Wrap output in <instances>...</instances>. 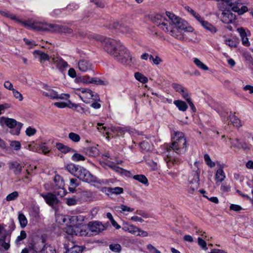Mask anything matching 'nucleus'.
Instances as JSON below:
<instances>
[{
  "mask_svg": "<svg viewBox=\"0 0 253 253\" xmlns=\"http://www.w3.org/2000/svg\"><path fill=\"white\" fill-rule=\"evenodd\" d=\"M195 168L188 178V183L192 189H197L199 185L200 172L198 167V163L194 164Z\"/></svg>",
  "mask_w": 253,
  "mask_h": 253,
  "instance_id": "8",
  "label": "nucleus"
},
{
  "mask_svg": "<svg viewBox=\"0 0 253 253\" xmlns=\"http://www.w3.org/2000/svg\"><path fill=\"white\" fill-rule=\"evenodd\" d=\"M57 149L63 153H67L71 150V148L64 145L61 143H57L56 144Z\"/></svg>",
  "mask_w": 253,
  "mask_h": 253,
  "instance_id": "35",
  "label": "nucleus"
},
{
  "mask_svg": "<svg viewBox=\"0 0 253 253\" xmlns=\"http://www.w3.org/2000/svg\"><path fill=\"white\" fill-rule=\"evenodd\" d=\"M68 218L70 220L71 223H73L83 221L84 219V217L81 215H74L71 217L68 216Z\"/></svg>",
  "mask_w": 253,
  "mask_h": 253,
  "instance_id": "38",
  "label": "nucleus"
},
{
  "mask_svg": "<svg viewBox=\"0 0 253 253\" xmlns=\"http://www.w3.org/2000/svg\"><path fill=\"white\" fill-rule=\"evenodd\" d=\"M108 191L110 193L118 195L122 193L124 190L123 188L120 187H110L108 188Z\"/></svg>",
  "mask_w": 253,
  "mask_h": 253,
  "instance_id": "39",
  "label": "nucleus"
},
{
  "mask_svg": "<svg viewBox=\"0 0 253 253\" xmlns=\"http://www.w3.org/2000/svg\"><path fill=\"white\" fill-rule=\"evenodd\" d=\"M68 137L72 141L77 143L79 142L81 140L80 136L75 132H70L68 134Z\"/></svg>",
  "mask_w": 253,
  "mask_h": 253,
  "instance_id": "37",
  "label": "nucleus"
},
{
  "mask_svg": "<svg viewBox=\"0 0 253 253\" xmlns=\"http://www.w3.org/2000/svg\"><path fill=\"white\" fill-rule=\"evenodd\" d=\"M72 159L74 162H78L79 161H84L85 158L83 155L78 153H75L72 156Z\"/></svg>",
  "mask_w": 253,
  "mask_h": 253,
  "instance_id": "49",
  "label": "nucleus"
},
{
  "mask_svg": "<svg viewBox=\"0 0 253 253\" xmlns=\"http://www.w3.org/2000/svg\"><path fill=\"white\" fill-rule=\"evenodd\" d=\"M174 104L178 108L179 110L181 111H186L188 106L186 103L182 100H177L173 102Z\"/></svg>",
  "mask_w": 253,
  "mask_h": 253,
  "instance_id": "27",
  "label": "nucleus"
},
{
  "mask_svg": "<svg viewBox=\"0 0 253 253\" xmlns=\"http://www.w3.org/2000/svg\"><path fill=\"white\" fill-rule=\"evenodd\" d=\"M27 148L30 151L38 152L39 151V145L32 142L27 145Z\"/></svg>",
  "mask_w": 253,
  "mask_h": 253,
  "instance_id": "47",
  "label": "nucleus"
},
{
  "mask_svg": "<svg viewBox=\"0 0 253 253\" xmlns=\"http://www.w3.org/2000/svg\"><path fill=\"white\" fill-rule=\"evenodd\" d=\"M77 229V225L74 226H67L64 228V231L68 234L71 235H76Z\"/></svg>",
  "mask_w": 253,
  "mask_h": 253,
  "instance_id": "28",
  "label": "nucleus"
},
{
  "mask_svg": "<svg viewBox=\"0 0 253 253\" xmlns=\"http://www.w3.org/2000/svg\"><path fill=\"white\" fill-rule=\"evenodd\" d=\"M111 131L118 136H123L125 133V129L124 128L120 127L112 126L111 128Z\"/></svg>",
  "mask_w": 253,
  "mask_h": 253,
  "instance_id": "30",
  "label": "nucleus"
},
{
  "mask_svg": "<svg viewBox=\"0 0 253 253\" xmlns=\"http://www.w3.org/2000/svg\"><path fill=\"white\" fill-rule=\"evenodd\" d=\"M17 25L38 31H49L51 32H59L66 34H71L72 32V30L66 26L56 24H47L41 22L32 23L30 21H22L17 19Z\"/></svg>",
  "mask_w": 253,
  "mask_h": 253,
  "instance_id": "2",
  "label": "nucleus"
},
{
  "mask_svg": "<svg viewBox=\"0 0 253 253\" xmlns=\"http://www.w3.org/2000/svg\"><path fill=\"white\" fill-rule=\"evenodd\" d=\"M76 176L83 181L92 183L97 182V178L92 175L87 169L81 167Z\"/></svg>",
  "mask_w": 253,
  "mask_h": 253,
  "instance_id": "7",
  "label": "nucleus"
},
{
  "mask_svg": "<svg viewBox=\"0 0 253 253\" xmlns=\"http://www.w3.org/2000/svg\"><path fill=\"white\" fill-rule=\"evenodd\" d=\"M102 124L101 123H97V128L98 130L101 132H106V133L108 135L106 137L107 138L109 137V132L108 131V129L105 126H103Z\"/></svg>",
  "mask_w": 253,
  "mask_h": 253,
  "instance_id": "46",
  "label": "nucleus"
},
{
  "mask_svg": "<svg viewBox=\"0 0 253 253\" xmlns=\"http://www.w3.org/2000/svg\"><path fill=\"white\" fill-rule=\"evenodd\" d=\"M27 237V234L25 231L22 230L20 232V235L17 237V241H21L25 239Z\"/></svg>",
  "mask_w": 253,
  "mask_h": 253,
  "instance_id": "59",
  "label": "nucleus"
},
{
  "mask_svg": "<svg viewBox=\"0 0 253 253\" xmlns=\"http://www.w3.org/2000/svg\"><path fill=\"white\" fill-rule=\"evenodd\" d=\"M229 121L228 124L230 122L233 126L236 127L240 126V122L239 119L234 114H230L229 116Z\"/></svg>",
  "mask_w": 253,
  "mask_h": 253,
  "instance_id": "29",
  "label": "nucleus"
},
{
  "mask_svg": "<svg viewBox=\"0 0 253 253\" xmlns=\"http://www.w3.org/2000/svg\"><path fill=\"white\" fill-rule=\"evenodd\" d=\"M92 38L100 42L103 50L119 62L129 64L131 61L129 51L120 41L99 35H94Z\"/></svg>",
  "mask_w": 253,
  "mask_h": 253,
  "instance_id": "1",
  "label": "nucleus"
},
{
  "mask_svg": "<svg viewBox=\"0 0 253 253\" xmlns=\"http://www.w3.org/2000/svg\"><path fill=\"white\" fill-rule=\"evenodd\" d=\"M66 203L69 206H75L77 204V200L75 198H66Z\"/></svg>",
  "mask_w": 253,
  "mask_h": 253,
  "instance_id": "53",
  "label": "nucleus"
},
{
  "mask_svg": "<svg viewBox=\"0 0 253 253\" xmlns=\"http://www.w3.org/2000/svg\"><path fill=\"white\" fill-rule=\"evenodd\" d=\"M221 19L224 23H231L236 19V15L229 10L224 11L222 13Z\"/></svg>",
  "mask_w": 253,
  "mask_h": 253,
  "instance_id": "16",
  "label": "nucleus"
},
{
  "mask_svg": "<svg viewBox=\"0 0 253 253\" xmlns=\"http://www.w3.org/2000/svg\"><path fill=\"white\" fill-rule=\"evenodd\" d=\"M50 151L49 148L46 146L45 143H41L40 145H39V152H42L44 154H47L48 152Z\"/></svg>",
  "mask_w": 253,
  "mask_h": 253,
  "instance_id": "42",
  "label": "nucleus"
},
{
  "mask_svg": "<svg viewBox=\"0 0 253 253\" xmlns=\"http://www.w3.org/2000/svg\"><path fill=\"white\" fill-rule=\"evenodd\" d=\"M67 218H66V216L63 214H57L56 215V222H58L59 224H63L64 223Z\"/></svg>",
  "mask_w": 253,
  "mask_h": 253,
  "instance_id": "44",
  "label": "nucleus"
},
{
  "mask_svg": "<svg viewBox=\"0 0 253 253\" xmlns=\"http://www.w3.org/2000/svg\"><path fill=\"white\" fill-rule=\"evenodd\" d=\"M237 31L239 33L241 39L247 38L251 35L250 31H247L246 32L245 29L242 27L238 28Z\"/></svg>",
  "mask_w": 253,
  "mask_h": 253,
  "instance_id": "43",
  "label": "nucleus"
},
{
  "mask_svg": "<svg viewBox=\"0 0 253 253\" xmlns=\"http://www.w3.org/2000/svg\"><path fill=\"white\" fill-rule=\"evenodd\" d=\"M84 151L86 154L92 157H95L99 154V150L96 146H91L86 148L84 149Z\"/></svg>",
  "mask_w": 253,
  "mask_h": 253,
  "instance_id": "25",
  "label": "nucleus"
},
{
  "mask_svg": "<svg viewBox=\"0 0 253 253\" xmlns=\"http://www.w3.org/2000/svg\"><path fill=\"white\" fill-rule=\"evenodd\" d=\"M41 196L44 199L46 203L50 206H53L58 202L56 196L51 193H41Z\"/></svg>",
  "mask_w": 253,
  "mask_h": 253,
  "instance_id": "15",
  "label": "nucleus"
},
{
  "mask_svg": "<svg viewBox=\"0 0 253 253\" xmlns=\"http://www.w3.org/2000/svg\"><path fill=\"white\" fill-rule=\"evenodd\" d=\"M88 228L91 235H96L105 229L104 226L100 222L95 221L89 223Z\"/></svg>",
  "mask_w": 253,
  "mask_h": 253,
  "instance_id": "12",
  "label": "nucleus"
},
{
  "mask_svg": "<svg viewBox=\"0 0 253 253\" xmlns=\"http://www.w3.org/2000/svg\"><path fill=\"white\" fill-rule=\"evenodd\" d=\"M42 94L44 96L51 99L55 100H65L70 97L69 94L62 93L58 94V92L54 90L53 88L47 84H44L42 87Z\"/></svg>",
  "mask_w": 253,
  "mask_h": 253,
  "instance_id": "5",
  "label": "nucleus"
},
{
  "mask_svg": "<svg viewBox=\"0 0 253 253\" xmlns=\"http://www.w3.org/2000/svg\"><path fill=\"white\" fill-rule=\"evenodd\" d=\"M79 185L78 181L76 179L71 178L69 185V190L70 192L74 193L75 191L76 188Z\"/></svg>",
  "mask_w": 253,
  "mask_h": 253,
  "instance_id": "32",
  "label": "nucleus"
},
{
  "mask_svg": "<svg viewBox=\"0 0 253 253\" xmlns=\"http://www.w3.org/2000/svg\"><path fill=\"white\" fill-rule=\"evenodd\" d=\"M204 160L207 165L211 168H213L215 166V164L212 162L208 154L204 155Z\"/></svg>",
  "mask_w": 253,
  "mask_h": 253,
  "instance_id": "45",
  "label": "nucleus"
},
{
  "mask_svg": "<svg viewBox=\"0 0 253 253\" xmlns=\"http://www.w3.org/2000/svg\"><path fill=\"white\" fill-rule=\"evenodd\" d=\"M109 249L112 252L120 253L121 251L122 247L119 244H112L109 245Z\"/></svg>",
  "mask_w": 253,
  "mask_h": 253,
  "instance_id": "41",
  "label": "nucleus"
},
{
  "mask_svg": "<svg viewBox=\"0 0 253 253\" xmlns=\"http://www.w3.org/2000/svg\"><path fill=\"white\" fill-rule=\"evenodd\" d=\"M54 105L59 108H64L67 107V103L63 102H57L54 103Z\"/></svg>",
  "mask_w": 253,
  "mask_h": 253,
  "instance_id": "63",
  "label": "nucleus"
},
{
  "mask_svg": "<svg viewBox=\"0 0 253 253\" xmlns=\"http://www.w3.org/2000/svg\"><path fill=\"white\" fill-rule=\"evenodd\" d=\"M202 26L206 30L212 34H214L217 31V28L214 26L207 21H205L204 23L202 24Z\"/></svg>",
  "mask_w": 253,
  "mask_h": 253,
  "instance_id": "26",
  "label": "nucleus"
},
{
  "mask_svg": "<svg viewBox=\"0 0 253 253\" xmlns=\"http://www.w3.org/2000/svg\"><path fill=\"white\" fill-rule=\"evenodd\" d=\"M51 63L56 64L58 68H65L68 66L67 63L62 58L58 57H52L51 58Z\"/></svg>",
  "mask_w": 253,
  "mask_h": 253,
  "instance_id": "22",
  "label": "nucleus"
},
{
  "mask_svg": "<svg viewBox=\"0 0 253 253\" xmlns=\"http://www.w3.org/2000/svg\"><path fill=\"white\" fill-rule=\"evenodd\" d=\"M77 90L81 92L79 96L85 103H91L93 101H100V98L98 94L93 92L89 89L80 88H78Z\"/></svg>",
  "mask_w": 253,
  "mask_h": 253,
  "instance_id": "6",
  "label": "nucleus"
},
{
  "mask_svg": "<svg viewBox=\"0 0 253 253\" xmlns=\"http://www.w3.org/2000/svg\"><path fill=\"white\" fill-rule=\"evenodd\" d=\"M54 182L56 188L60 189V191L57 192V195L60 197L64 196L67 193V191L64 188V182L63 178L60 175H56L54 178Z\"/></svg>",
  "mask_w": 253,
  "mask_h": 253,
  "instance_id": "13",
  "label": "nucleus"
},
{
  "mask_svg": "<svg viewBox=\"0 0 253 253\" xmlns=\"http://www.w3.org/2000/svg\"><path fill=\"white\" fill-rule=\"evenodd\" d=\"M152 21L165 32H169V21L165 17L159 14H155L152 18Z\"/></svg>",
  "mask_w": 253,
  "mask_h": 253,
  "instance_id": "9",
  "label": "nucleus"
},
{
  "mask_svg": "<svg viewBox=\"0 0 253 253\" xmlns=\"http://www.w3.org/2000/svg\"><path fill=\"white\" fill-rule=\"evenodd\" d=\"M24 41H25L26 44L29 46V48H33L36 45V43L33 41H30L27 39H24Z\"/></svg>",
  "mask_w": 253,
  "mask_h": 253,
  "instance_id": "60",
  "label": "nucleus"
},
{
  "mask_svg": "<svg viewBox=\"0 0 253 253\" xmlns=\"http://www.w3.org/2000/svg\"><path fill=\"white\" fill-rule=\"evenodd\" d=\"M77 80L78 83L83 84H93L98 85H106L108 84L107 81H102L97 78H90L87 75L80 77Z\"/></svg>",
  "mask_w": 253,
  "mask_h": 253,
  "instance_id": "10",
  "label": "nucleus"
},
{
  "mask_svg": "<svg viewBox=\"0 0 253 253\" xmlns=\"http://www.w3.org/2000/svg\"><path fill=\"white\" fill-rule=\"evenodd\" d=\"M77 229L78 230H77L76 231V236H90V234L88 228V226H87L85 225H77Z\"/></svg>",
  "mask_w": 253,
  "mask_h": 253,
  "instance_id": "19",
  "label": "nucleus"
},
{
  "mask_svg": "<svg viewBox=\"0 0 253 253\" xmlns=\"http://www.w3.org/2000/svg\"><path fill=\"white\" fill-rule=\"evenodd\" d=\"M226 175L222 168L218 169L215 173V179L216 182H221L224 180Z\"/></svg>",
  "mask_w": 253,
  "mask_h": 253,
  "instance_id": "21",
  "label": "nucleus"
},
{
  "mask_svg": "<svg viewBox=\"0 0 253 253\" xmlns=\"http://www.w3.org/2000/svg\"><path fill=\"white\" fill-rule=\"evenodd\" d=\"M138 231H139L138 227H137L132 224L128 225V232L129 233H130L132 234L136 235V234H137Z\"/></svg>",
  "mask_w": 253,
  "mask_h": 253,
  "instance_id": "51",
  "label": "nucleus"
},
{
  "mask_svg": "<svg viewBox=\"0 0 253 253\" xmlns=\"http://www.w3.org/2000/svg\"><path fill=\"white\" fill-rule=\"evenodd\" d=\"M173 139L174 141L171 146L167 150L168 154L166 155L167 157L166 158V161L167 163L171 162L173 164H177L180 161L171 156V153H173V152L177 154L184 153L186 148V141L183 133L181 132H175Z\"/></svg>",
  "mask_w": 253,
  "mask_h": 253,
  "instance_id": "3",
  "label": "nucleus"
},
{
  "mask_svg": "<svg viewBox=\"0 0 253 253\" xmlns=\"http://www.w3.org/2000/svg\"><path fill=\"white\" fill-rule=\"evenodd\" d=\"M7 123H6V126H8L10 128L13 127L15 126H16V121L14 119L7 118Z\"/></svg>",
  "mask_w": 253,
  "mask_h": 253,
  "instance_id": "56",
  "label": "nucleus"
},
{
  "mask_svg": "<svg viewBox=\"0 0 253 253\" xmlns=\"http://www.w3.org/2000/svg\"><path fill=\"white\" fill-rule=\"evenodd\" d=\"M110 168H111L112 169L116 171V172H119V173H123V171H124V169L122 168L115 165L114 164H112L109 166Z\"/></svg>",
  "mask_w": 253,
  "mask_h": 253,
  "instance_id": "55",
  "label": "nucleus"
},
{
  "mask_svg": "<svg viewBox=\"0 0 253 253\" xmlns=\"http://www.w3.org/2000/svg\"><path fill=\"white\" fill-rule=\"evenodd\" d=\"M18 220L21 228H24L26 226L28 223V220L24 214L20 213L18 215Z\"/></svg>",
  "mask_w": 253,
  "mask_h": 253,
  "instance_id": "36",
  "label": "nucleus"
},
{
  "mask_svg": "<svg viewBox=\"0 0 253 253\" xmlns=\"http://www.w3.org/2000/svg\"><path fill=\"white\" fill-rule=\"evenodd\" d=\"M114 209L118 212L121 213H125V212H132L134 209L131 208L130 207H127L124 205H121L120 206H116L114 207Z\"/></svg>",
  "mask_w": 253,
  "mask_h": 253,
  "instance_id": "23",
  "label": "nucleus"
},
{
  "mask_svg": "<svg viewBox=\"0 0 253 253\" xmlns=\"http://www.w3.org/2000/svg\"><path fill=\"white\" fill-rule=\"evenodd\" d=\"M225 43L229 47L233 48L237 46L236 42L230 39H228L225 40Z\"/></svg>",
  "mask_w": 253,
  "mask_h": 253,
  "instance_id": "54",
  "label": "nucleus"
},
{
  "mask_svg": "<svg viewBox=\"0 0 253 253\" xmlns=\"http://www.w3.org/2000/svg\"><path fill=\"white\" fill-rule=\"evenodd\" d=\"M136 236L145 237L148 236V234L146 231L143 230L139 228V231H138Z\"/></svg>",
  "mask_w": 253,
  "mask_h": 253,
  "instance_id": "62",
  "label": "nucleus"
},
{
  "mask_svg": "<svg viewBox=\"0 0 253 253\" xmlns=\"http://www.w3.org/2000/svg\"><path fill=\"white\" fill-rule=\"evenodd\" d=\"M133 179L138 181L143 184L146 185L148 183V179L144 175L137 174L133 176Z\"/></svg>",
  "mask_w": 253,
  "mask_h": 253,
  "instance_id": "34",
  "label": "nucleus"
},
{
  "mask_svg": "<svg viewBox=\"0 0 253 253\" xmlns=\"http://www.w3.org/2000/svg\"><path fill=\"white\" fill-rule=\"evenodd\" d=\"M78 68L80 71L85 72L92 69V64L86 60L82 59L78 62Z\"/></svg>",
  "mask_w": 253,
  "mask_h": 253,
  "instance_id": "18",
  "label": "nucleus"
},
{
  "mask_svg": "<svg viewBox=\"0 0 253 253\" xmlns=\"http://www.w3.org/2000/svg\"><path fill=\"white\" fill-rule=\"evenodd\" d=\"M173 88L177 92H180L184 87L177 84H172Z\"/></svg>",
  "mask_w": 253,
  "mask_h": 253,
  "instance_id": "58",
  "label": "nucleus"
},
{
  "mask_svg": "<svg viewBox=\"0 0 253 253\" xmlns=\"http://www.w3.org/2000/svg\"><path fill=\"white\" fill-rule=\"evenodd\" d=\"M33 55L35 57L38 58L41 63H43L45 61L52 62L51 58L45 53L40 50H35L33 52Z\"/></svg>",
  "mask_w": 253,
  "mask_h": 253,
  "instance_id": "17",
  "label": "nucleus"
},
{
  "mask_svg": "<svg viewBox=\"0 0 253 253\" xmlns=\"http://www.w3.org/2000/svg\"><path fill=\"white\" fill-rule=\"evenodd\" d=\"M229 6L232 11L237 12L239 15H242L248 11L246 6H242L241 8L237 3V0H220Z\"/></svg>",
  "mask_w": 253,
  "mask_h": 253,
  "instance_id": "11",
  "label": "nucleus"
},
{
  "mask_svg": "<svg viewBox=\"0 0 253 253\" xmlns=\"http://www.w3.org/2000/svg\"><path fill=\"white\" fill-rule=\"evenodd\" d=\"M16 198V192H13L9 195H8L6 197V200L7 201H10L12 200H14Z\"/></svg>",
  "mask_w": 253,
  "mask_h": 253,
  "instance_id": "64",
  "label": "nucleus"
},
{
  "mask_svg": "<svg viewBox=\"0 0 253 253\" xmlns=\"http://www.w3.org/2000/svg\"><path fill=\"white\" fill-rule=\"evenodd\" d=\"M36 129L32 126H29L27 128L25 132L28 136L34 135L36 133Z\"/></svg>",
  "mask_w": 253,
  "mask_h": 253,
  "instance_id": "52",
  "label": "nucleus"
},
{
  "mask_svg": "<svg viewBox=\"0 0 253 253\" xmlns=\"http://www.w3.org/2000/svg\"><path fill=\"white\" fill-rule=\"evenodd\" d=\"M193 17L201 24V25L205 22L204 18L198 13H196Z\"/></svg>",
  "mask_w": 253,
  "mask_h": 253,
  "instance_id": "61",
  "label": "nucleus"
},
{
  "mask_svg": "<svg viewBox=\"0 0 253 253\" xmlns=\"http://www.w3.org/2000/svg\"><path fill=\"white\" fill-rule=\"evenodd\" d=\"M42 253H56V252L53 247L50 246H45L43 248L42 251Z\"/></svg>",
  "mask_w": 253,
  "mask_h": 253,
  "instance_id": "50",
  "label": "nucleus"
},
{
  "mask_svg": "<svg viewBox=\"0 0 253 253\" xmlns=\"http://www.w3.org/2000/svg\"><path fill=\"white\" fill-rule=\"evenodd\" d=\"M82 249L78 246H74L71 248L68 249L65 253H81Z\"/></svg>",
  "mask_w": 253,
  "mask_h": 253,
  "instance_id": "40",
  "label": "nucleus"
},
{
  "mask_svg": "<svg viewBox=\"0 0 253 253\" xmlns=\"http://www.w3.org/2000/svg\"><path fill=\"white\" fill-rule=\"evenodd\" d=\"M198 244L200 246L203 250L207 251L208 248L207 247V243L206 241L202 238L199 237L197 239Z\"/></svg>",
  "mask_w": 253,
  "mask_h": 253,
  "instance_id": "48",
  "label": "nucleus"
},
{
  "mask_svg": "<svg viewBox=\"0 0 253 253\" xmlns=\"http://www.w3.org/2000/svg\"><path fill=\"white\" fill-rule=\"evenodd\" d=\"M193 62L199 68L205 71L209 70L208 67L197 58H194Z\"/></svg>",
  "mask_w": 253,
  "mask_h": 253,
  "instance_id": "31",
  "label": "nucleus"
},
{
  "mask_svg": "<svg viewBox=\"0 0 253 253\" xmlns=\"http://www.w3.org/2000/svg\"><path fill=\"white\" fill-rule=\"evenodd\" d=\"M7 237V232L3 225L0 224V242L1 243V246L5 250H7L9 247V244L8 239H6Z\"/></svg>",
  "mask_w": 253,
  "mask_h": 253,
  "instance_id": "14",
  "label": "nucleus"
},
{
  "mask_svg": "<svg viewBox=\"0 0 253 253\" xmlns=\"http://www.w3.org/2000/svg\"><path fill=\"white\" fill-rule=\"evenodd\" d=\"M147 249L151 252L153 253H161V252L158 250L155 247H154L151 244H148L147 246Z\"/></svg>",
  "mask_w": 253,
  "mask_h": 253,
  "instance_id": "57",
  "label": "nucleus"
},
{
  "mask_svg": "<svg viewBox=\"0 0 253 253\" xmlns=\"http://www.w3.org/2000/svg\"><path fill=\"white\" fill-rule=\"evenodd\" d=\"M183 97V98L187 102L190 107L192 110L195 109V106L192 102L188 92L186 88H184L180 92H179Z\"/></svg>",
  "mask_w": 253,
  "mask_h": 253,
  "instance_id": "20",
  "label": "nucleus"
},
{
  "mask_svg": "<svg viewBox=\"0 0 253 253\" xmlns=\"http://www.w3.org/2000/svg\"><path fill=\"white\" fill-rule=\"evenodd\" d=\"M135 79L141 83L145 84L148 82V79L146 77L139 72H136L134 74Z\"/></svg>",
  "mask_w": 253,
  "mask_h": 253,
  "instance_id": "33",
  "label": "nucleus"
},
{
  "mask_svg": "<svg viewBox=\"0 0 253 253\" xmlns=\"http://www.w3.org/2000/svg\"><path fill=\"white\" fill-rule=\"evenodd\" d=\"M166 14L169 20L171 21L178 29L189 33H192L194 31V29L185 20L175 16L174 14L169 12H166Z\"/></svg>",
  "mask_w": 253,
  "mask_h": 253,
  "instance_id": "4",
  "label": "nucleus"
},
{
  "mask_svg": "<svg viewBox=\"0 0 253 253\" xmlns=\"http://www.w3.org/2000/svg\"><path fill=\"white\" fill-rule=\"evenodd\" d=\"M81 166H76L74 164H68L66 166L67 170L72 174L76 176V174L78 173V171L79 170Z\"/></svg>",
  "mask_w": 253,
  "mask_h": 253,
  "instance_id": "24",
  "label": "nucleus"
}]
</instances>
